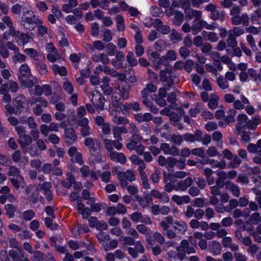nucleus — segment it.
I'll return each instance as SVG.
<instances>
[{
    "mask_svg": "<svg viewBox=\"0 0 261 261\" xmlns=\"http://www.w3.org/2000/svg\"><path fill=\"white\" fill-rule=\"evenodd\" d=\"M40 23L41 19L35 15L32 9H29L23 13L20 21V25L24 29L30 31L33 30L36 28V25Z\"/></svg>",
    "mask_w": 261,
    "mask_h": 261,
    "instance_id": "obj_1",
    "label": "nucleus"
},
{
    "mask_svg": "<svg viewBox=\"0 0 261 261\" xmlns=\"http://www.w3.org/2000/svg\"><path fill=\"white\" fill-rule=\"evenodd\" d=\"M113 172L115 173L120 180V185L124 187L127 185V180L133 181L136 179L134 172L132 170H127L125 172L120 171V167L115 166L113 168Z\"/></svg>",
    "mask_w": 261,
    "mask_h": 261,
    "instance_id": "obj_2",
    "label": "nucleus"
},
{
    "mask_svg": "<svg viewBox=\"0 0 261 261\" xmlns=\"http://www.w3.org/2000/svg\"><path fill=\"white\" fill-rule=\"evenodd\" d=\"M16 42L19 45L24 46L33 40V33H24L16 30L13 33Z\"/></svg>",
    "mask_w": 261,
    "mask_h": 261,
    "instance_id": "obj_3",
    "label": "nucleus"
},
{
    "mask_svg": "<svg viewBox=\"0 0 261 261\" xmlns=\"http://www.w3.org/2000/svg\"><path fill=\"white\" fill-rule=\"evenodd\" d=\"M105 101V98L99 92L96 90L92 92L91 102L97 111L100 112L103 110Z\"/></svg>",
    "mask_w": 261,
    "mask_h": 261,
    "instance_id": "obj_4",
    "label": "nucleus"
},
{
    "mask_svg": "<svg viewBox=\"0 0 261 261\" xmlns=\"http://www.w3.org/2000/svg\"><path fill=\"white\" fill-rule=\"evenodd\" d=\"M178 257L181 261L184 259L186 255V252L188 254L194 253L195 252V249L193 247L189 246V243L187 240H184L181 242L180 245L178 247Z\"/></svg>",
    "mask_w": 261,
    "mask_h": 261,
    "instance_id": "obj_5",
    "label": "nucleus"
},
{
    "mask_svg": "<svg viewBox=\"0 0 261 261\" xmlns=\"http://www.w3.org/2000/svg\"><path fill=\"white\" fill-rule=\"evenodd\" d=\"M147 53L149 59L156 69L159 68V65L164 63V60H165V57H160L157 51H152L151 49L148 48Z\"/></svg>",
    "mask_w": 261,
    "mask_h": 261,
    "instance_id": "obj_6",
    "label": "nucleus"
},
{
    "mask_svg": "<svg viewBox=\"0 0 261 261\" xmlns=\"http://www.w3.org/2000/svg\"><path fill=\"white\" fill-rule=\"evenodd\" d=\"M47 52V59L51 63H54L60 59V55L53 44L48 43L46 46Z\"/></svg>",
    "mask_w": 261,
    "mask_h": 261,
    "instance_id": "obj_7",
    "label": "nucleus"
},
{
    "mask_svg": "<svg viewBox=\"0 0 261 261\" xmlns=\"http://www.w3.org/2000/svg\"><path fill=\"white\" fill-rule=\"evenodd\" d=\"M18 142L21 145L22 148L25 151H28L31 155L35 156L37 154L36 151H32L31 150H27L28 146L30 145L32 142V138L29 135L25 134L20 137H19Z\"/></svg>",
    "mask_w": 261,
    "mask_h": 261,
    "instance_id": "obj_8",
    "label": "nucleus"
},
{
    "mask_svg": "<svg viewBox=\"0 0 261 261\" xmlns=\"http://www.w3.org/2000/svg\"><path fill=\"white\" fill-rule=\"evenodd\" d=\"M193 179L191 177H187L184 180H181L175 185L174 190L177 191H185L193 183Z\"/></svg>",
    "mask_w": 261,
    "mask_h": 261,
    "instance_id": "obj_9",
    "label": "nucleus"
},
{
    "mask_svg": "<svg viewBox=\"0 0 261 261\" xmlns=\"http://www.w3.org/2000/svg\"><path fill=\"white\" fill-rule=\"evenodd\" d=\"M174 176L171 173L164 174V182H166V185L164 187V190L167 192H170L174 189V186L172 184L175 182Z\"/></svg>",
    "mask_w": 261,
    "mask_h": 261,
    "instance_id": "obj_10",
    "label": "nucleus"
},
{
    "mask_svg": "<svg viewBox=\"0 0 261 261\" xmlns=\"http://www.w3.org/2000/svg\"><path fill=\"white\" fill-rule=\"evenodd\" d=\"M32 76L31 70L27 64H22L19 69L18 78L19 80L21 79L29 78Z\"/></svg>",
    "mask_w": 261,
    "mask_h": 261,
    "instance_id": "obj_11",
    "label": "nucleus"
},
{
    "mask_svg": "<svg viewBox=\"0 0 261 261\" xmlns=\"http://www.w3.org/2000/svg\"><path fill=\"white\" fill-rule=\"evenodd\" d=\"M232 23L234 25L243 24L244 25H247L249 23V17L246 14H243L241 15L239 14L237 16L231 17Z\"/></svg>",
    "mask_w": 261,
    "mask_h": 261,
    "instance_id": "obj_12",
    "label": "nucleus"
},
{
    "mask_svg": "<svg viewBox=\"0 0 261 261\" xmlns=\"http://www.w3.org/2000/svg\"><path fill=\"white\" fill-rule=\"evenodd\" d=\"M68 154L72 158H75L76 163H79L80 165L83 164L84 162L82 158V154L78 152L77 148L74 146L70 147L68 151Z\"/></svg>",
    "mask_w": 261,
    "mask_h": 261,
    "instance_id": "obj_13",
    "label": "nucleus"
},
{
    "mask_svg": "<svg viewBox=\"0 0 261 261\" xmlns=\"http://www.w3.org/2000/svg\"><path fill=\"white\" fill-rule=\"evenodd\" d=\"M110 158L113 161L120 163V164H124L126 159L123 153L118 152L115 151H112L109 153Z\"/></svg>",
    "mask_w": 261,
    "mask_h": 261,
    "instance_id": "obj_14",
    "label": "nucleus"
},
{
    "mask_svg": "<svg viewBox=\"0 0 261 261\" xmlns=\"http://www.w3.org/2000/svg\"><path fill=\"white\" fill-rule=\"evenodd\" d=\"M173 76L171 75V73L168 70H162L160 72V79L162 81L167 82V89L169 90L172 85L173 82L172 80Z\"/></svg>",
    "mask_w": 261,
    "mask_h": 261,
    "instance_id": "obj_15",
    "label": "nucleus"
},
{
    "mask_svg": "<svg viewBox=\"0 0 261 261\" xmlns=\"http://www.w3.org/2000/svg\"><path fill=\"white\" fill-rule=\"evenodd\" d=\"M27 105V99L22 95L18 96L14 101V106L16 107V109L19 111V113H20L21 109L26 107Z\"/></svg>",
    "mask_w": 261,
    "mask_h": 261,
    "instance_id": "obj_16",
    "label": "nucleus"
},
{
    "mask_svg": "<svg viewBox=\"0 0 261 261\" xmlns=\"http://www.w3.org/2000/svg\"><path fill=\"white\" fill-rule=\"evenodd\" d=\"M248 117L245 114H240L238 117V123L236 126L237 133L240 134L241 132L245 128Z\"/></svg>",
    "mask_w": 261,
    "mask_h": 261,
    "instance_id": "obj_17",
    "label": "nucleus"
},
{
    "mask_svg": "<svg viewBox=\"0 0 261 261\" xmlns=\"http://www.w3.org/2000/svg\"><path fill=\"white\" fill-rule=\"evenodd\" d=\"M66 143L70 145L73 143L77 139L75 130L73 128H66L65 129Z\"/></svg>",
    "mask_w": 261,
    "mask_h": 261,
    "instance_id": "obj_18",
    "label": "nucleus"
},
{
    "mask_svg": "<svg viewBox=\"0 0 261 261\" xmlns=\"http://www.w3.org/2000/svg\"><path fill=\"white\" fill-rule=\"evenodd\" d=\"M84 144L89 147L90 153L93 155L94 154L96 150V147L95 146H99V143L97 140L91 138H87L85 140Z\"/></svg>",
    "mask_w": 261,
    "mask_h": 261,
    "instance_id": "obj_19",
    "label": "nucleus"
},
{
    "mask_svg": "<svg viewBox=\"0 0 261 261\" xmlns=\"http://www.w3.org/2000/svg\"><path fill=\"white\" fill-rule=\"evenodd\" d=\"M10 180L16 189H18L19 188H24L25 186L24 180L21 175L11 178Z\"/></svg>",
    "mask_w": 261,
    "mask_h": 261,
    "instance_id": "obj_20",
    "label": "nucleus"
},
{
    "mask_svg": "<svg viewBox=\"0 0 261 261\" xmlns=\"http://www.w3.org/2000/svg\"><path fill=\"white\" fill-rule=\"evenodd\" d=\"M186 17L189 19H192L193 17H195L197 19H200L202 17V12L200 11L196 10H193L190 8L185 11Z\"/></svg>",
    "mask_w": 261,
    "mask_h": 261,
    "instance_id": "obj_21",
    "label": "nucleus"
},
{
    "mask_svg": "<svg viewBox=\"0 0 261 261\" xmlns=\"http://www.w3.org/2000/svg\"><path fill=\"white\" fill-rule=\"evenodd\" d=\"M172 200L178 205H181L184 203H188L190 200V198L188 195H184L180 196L174 195L172 197Z\"/></svg>",
    "mask_w": 261,
    "mask_h": 261,
    "instance_id": "obj_22",
    "label": "nucleus"
},
{
    "mask_svg": "<svg viewBox=\"0 0 261 261\" xmlns=\"http://www.w3.org/2000/svg\"><path fill=\"white\" fill-rule=\"evenodd\" d=\"M202 35L206 41L216 42L218 40V36L215 32L203 31L202 32Z\"/></svg>",
    "mask_w": 261,
    "mask_h": 261,
    "instance_id": "obj_23",
    "label": "nucleus"
},
{
    "mask_svg": "<svg viewBox=\"0 0 261 261\" xmlns=\"http://www.w3.org/2000/svg\"><path fill=\"white\" fill-rule=\"evenodd\" d=\"M226 189L231 192L232 195L239 197L240 194L239 188L230 181H227L225 185Z\"/></svg>",
    "mask_w": 261,
    "mask_h": 261,
    "instance_id": "obj_24",
    "label": "nucleus"
},
{
    "mask_svg": "<svg viewBox=\"0 0 261 261\" xmlns=\"http://www.w3.org/2000/svg\"><path fill=\"white\" fill-rule=\"evenodd\" d=\"M210 248L211 252L215 255L219 254L222 249L221 244L216 241L210 242Z\"/></svg>",
    "mask_w": 261,
    "mask_h": 261,
    "instance_id": "obj_25",
    "label": "nucleus"
},
{
    "mask_svg": "<svg viewBox=\"0 0 261 261\" xmlns=\"http://www.w3.org/2000/svg\"><path fill=\"white\" fill-rule=\"evenodd\" d=\"M117 89L119 90L120 93L119 95L120 98L119 100H120L121 98L123 100L126 99L128 98L129 87L127 84H125V85H123V84H122L121 88L120 87H118Z\"/></svg>",
    "mask_w": 261,
    "mask_h": 261,
    "instance_id": "obj_26",
    "label": "nucleus"
},
{
    "mask_svg": "<svg viewBox=\"0 0 261 261\" xmlns=\"http://www.w3.org/2000/svg\"><path fill=\"white\" fill-rule=\"evenodd\" d=\"M51 69L55 74H59L61 76L66 75L67 71L65 67L63 66H59L57 64H53L51 66Z\"/></svg>",
    "mask_w": 261,
    "mask_h": 261,
    "instance_id": "obj_27",
    "label": "nucleus"
},
{
    "mask_svg": "<svg viewBox=\"0 0 261 261\" xmlns=\"http://www.w3.org/2000/svg\"><path fill=\"white\" fill-rule=\"evenodd\" d=\"M135 119L139 122L149 121L152 119L151 115L149 113H138L135 115Z\"/></svg>",
    "mask_w": 261,
    "mask_h": 261,
    "instance_id": "obj_28",
    "label": "nucleus"
},
{
    "mask_svg": "<svg viewBox=\"0 0 261 261\" xmlns=\"http://www.w3.org/2000/svg\"><path fill=\"white\" fill-rule=\"evenodd\" d=\"M157 87L152 84H148L145 88L142 91V95L143 97H147L152 92L156 91Z\"/></svg>",
    "mask_w": 261,
    "mask_h": 261,
    "instance_id": "obj_29",
    "label": "nucleus"
},
{
    "mask_svg": "<svg viewBox=\"0 0 261 261\" xmlns=\"http://www.w3.org/2000/svg\"><path fill=\"white\" fill-rule=\"evenodd\" d=\"M32 77V80L31 79L30 77L24 78L23 79H21L20 80H19V82L22 86L31 88L33 86L34 83L37 82V79L35 77Z\"/></svg>",
    "mask_w": 261,
    "mask_h": 261,
    "instance_id": "obj_30",
    "label": "nucleus"
},
{
    "mask_svg": "<svg viewBox=\"0 0 261 261\" xmlns=\"http://www.w3.org/2000/svg\"><path fill=\"white\" fill-rule=\"evenodd\" d=\"M50 184L48 182H45L42 185V188L43 193L45 195L46 198L48 200H51L52 199V194L50 190Z\"/></svg>",
    "mask_w": 261,
    "mask_h": 261,
    "instance_id": "obj_31",
    "label": "nucleus"
},
{
    "mask_svg": "<svg viewBox=\"0 0 261 261\" xmlns=\"http://www.w3.org/2000/svg\"><path fill=\"white\" fill-rule=\"evenodd\" d=\"M24 53L31 58L33 59L34 61H37L39 56V53L33 48H27L24 49Z\"/></svg>",
    "mask_w": 261,
    "mask_h": 261,
    "instance_id": "obj_32",
    "label": "nucleus"
},
{
    "mask_svg": "<svg viewBox=\"0 0 261 261\" xmlns=\"http://www.w3.org/2000/svg\"><path fill=\"white\" fill-rule=\"evenodd\" d=\"M12 59L15 63H22L26 61L27 57L25 55L20 53L18 50L14 53V55L12 56Z\"/></svg>",
    "mask_w": 261,
    "mask_h": 261,
    "instance_id": "obj_33",
    "label": "nucleus"
},
{
    "mask_svg": "<svg viewBox=\"0 0 261 261\" xmlns=\"http://www.w3.org/2000/svg\"><path fill=\"white\" fill-rule=\"evenodd\" d=\"M68 4H66L63 5L62 10L66 13H69L71 11L72 8L75 7L77 5V0H70L68 2Z\"/></svg>",
    "mask_w": 261,
    "mask_h": 261,
    "instance_id": "obj_34",
    "label": "nucleus"
},
{
    "mask_svg": "<svg viewBox=\"0 0 261 261\" xmlns=\"http://www.w3.org/2000/svg\"><path fill=\"white\" fill-rule=\"evenodd\" d=\"M173 228L179 232L184 233L186 231L187 226L183 221H176L173 223Z\"/></svg>",
    "mask_w": 261,
    "mask_h": 261,
    "instance_id": "obj_35",
    "label": "nucleus"
},
{
    "mask_svg": "<svg viewBox=\"0 0 261 261\" xmlns=\"http://www.w3.org/2000/svg\"><path fill=\"white\" fill-rule=\"evenodd\" d=\"M35 66L37 71L42 75H44L47 72V69L46 64L38 60L36 61Z\"/></svg>",
    "mask_w": 261,
    "mask_h": 261,
    "instance_id": "obj_36",
    "label": "nucleus"
},
{
    "mask_svg": "<svg viewBox=\"0 0 261 261\" xmlns=\"http://www.w3.org/2000/svg\"><path fill=\"white\" fill-rule=\"evenodd\" d=\"M219 97L215 94H213L211 96L210 100L208 101V106L211 109H216L218 105Z\"/></svg>",
    "mask_w": 261,
    "mask_h": 261,
    "instance_id": "obj_37",
    "label": "nucleus"
},
{
    "mask_svg": "<svg viewBox=\"0 0 261 261\" xmlns=\"http://www.w3.org/2000/svg\"><path fill=\"white\" fill-rule=\"evenodd\" d=\"M97 238L99 241V242L102 244L103 247H104V245H106L107 244V242L110 240V237L109 235L103 232H99L97 234Z\"/></svg>",
    "mask_w": 261,
    "mask_h": 261,
    "instance_id": "obj_38",
    "label": "nucleus"
},
{
    "mask_svg": "<svg viewBox=\"0 0 261 261\" xmlns=\"http://www.w3.org/2000/svg\"><path fill=\"white\" fill-rule=\"evenodd\" d=\"M217 83L218 86L222 89H227L229 88L228 81L223 76H220L217 78Z\"/></svg>",
    "mask_w": 261,
    "mask_h": 261,
    "instance_id": "obj_39",
    "label": "nucleus"
},
{
    "mask_svg": "<svg viewBox=\"0 0 261 261\" xmlns=\"http://www.w3.org/2000/svg\"><path fill=\"white\" fill-rule=\"evenodd\" d=\"M182 35L176 32L175 30H172L169 36L170 41L176 43L182 40Z\"/></svg>",
    "mask_w": 261,
    "mask_h": 261,
    "instance_id": "obj_40",
    "label": "nucleus"
},
{
    "mask_svg": "<svg viewBox=\"0 0 261 261\" xmlns=\"http://www.w3.org/2000/svg\"><path fill=\"white\" fill-rule=\"evenodd\" d=\"M174 18L173 22L176 25H180L184 20V14L182 12L176 11L174 13Z\"/></svg>",
    "mask_w": 261,
    "mask_h": 261,
    "instance_id": "obj_41",
    "label": "nucleus"
},
{
    "mask_svg": "<svg viewBox=\"0 0 261 261\" xmlns=\"http://www.w3.org/2000/svg\"><path fill=\"white\" fill-rule=\"evenodd\" d=\"M201 19L196 18L194 20L192 25V31L193 34H196L199 32L201 30V25H200Z\"/></svg>",
    "mask_w": 261,
    "mask_h": 261,
    "instance_id": "obj_42",
    "label": "nucleus"
},
{
    "mask_svg": "<svg viewBox=\"0 0 261 261\" xmlns=\"http://www.w3.org/2000/svg\"><path fill=\"white\" fill-rule=\"evenodd\" d=\"M2 20L5 24L7 25V26L9 28L10 31L11 33H13L16 30L15 28L13 27V22L12 21L11 18L8 16H4Z\"/></svg>",
    "mask_w": 261,
    "mask_h": 261,
    "instance_id": "obj_43",
    "label": "nucleus"
},
{
    "mask_svg": "<svg viewBox=\"0 0 261 261\" xmlns=\"http://www.w3.org/2000/svg\"><path fill=\"white\" fill-rule=\"evenodd\" d=\"M116 21L118 30L119 31H122L124 30L125 25L124 23L123 17L120 15H118L116 17Z\"/></svg>",
    "mask_w": 261,
    "mask_h": 261,
    "instance_id": "obj_44",
    "label": "nucleus"
},
{
    "mask_svg": "<svg viewBox=\"0 0 261 261\" xmlns=\"http://www.w3.org/2000/svg\"><path fill=\"white\" fill-rule=\"evenodd\" d=\"M173 223L172 217H167L161 222L160 225L163 227L164 230H166L169 227V225Z\"/></svg>",
    "mask_w": 261,
    "mask_h": 261,
    "instance_id": "obj_45",
    "label": "nucleus"
},
{
    "mask_svg": "<svg viewBox=\"0 0 261 261\" xmlns=\"http://www.w3.org/2000/svg\"><path fill=\"white\" fill-rule=\"evenodd\" d=\"M10 257L12 259L13 261H19L20 258H23V254H19L16 251L14 250H10L9 252Z\"/></svg>",
    "mask_w": 261,
    "mask_h": 261,
    "instance_id": "obj_46",
    "label": "nucleus"
},
{
    "mask_svg": "<svg viewBox=\"0 0 261 261\" xmlns=\"http://www.w3.org/2000/svg\"><path fill=\"white\" fill-rule=\"evenodd\" d=\"M5 209L6 212V214L9 218H12L14 216L15 212L14 205L11 204H7L5 206Z\"/></svg>",
    "mask_w": 261,
    "mask_h": 261,
    "instance_id": "obj_47",
    "label": "nucleus"
},
{
    "mask_svg": "<svg viewBox=\"0 0 261 261\" xmlns=\"http://www.w3.org/2000/svg\"><path fill=\"white\" fill-rule=\"evenodd\" d=\"M118 242L117 240H112L110 241L109 245L106 244L104 245L103 249L106 251L113 250L118 246Z\"/></svg>",
    "mask_w": 261,
    "mask_h": 261,
    "instance_id": "obj_48",
    "label": "nucleus"
},
{
    "mask_svg": "<svg viewBox=\"0 0 261 261\" xmlns=\"http://www.w3.org/2000/svg\"><path fill=\"white\" fill-rule=\"evenodd\" d=\"M244 30L241 27H234L232 30L229 31L228 33L233 35L235 37H239L243 34Z\"/></svg>",
    "mask_w": 261,
    "mask_h": 261,
    "instance_id": "obj_49",
    "label": "nucleus"
},
{
    "mask_svg": "<svg viewBox=\"0 0 261 261\" xmlns=\"http://www.w3.org/2000/svg\"><path fill=\"white\" fill-rule=\"evenodd\" d=\"M101 139L103 140V144L105 145V146L106 149L108 150V152L109 153L111 151H113V140H111L108 139H105L103 138Z\"/></svg>",
    "mask_w": 261,
    "mask_h": 261,
    "instance_id": "obj_50",
    "label": "nucleus"
},
{
    "mask_svg": "<svg viewBox=\"0 0 261 261\" xmlns=\"http://www.w3.org/2000/svg\"><path fill=\"white\" fill-rule=\"evenodd\" d=\"M82 196L85 200H87V204H91L94 202V199L90 196V192L88 190H84L82 192Z\"/></svg>",
    "mask_w": 261,
    "mask_h": 261,
    "instance_id": "obj_51",
    "label": "nucleus"
},
{
    "mask_svg": "<svg viewBox=\"0 0 261 261\" xmlns=\"http://www.w3.org/2000/svg\"><path fill=\"white\" fill-rule=\"evenodd\" d=\"M165 57V60H164V63L163 64H166L167 62V60H169L170 61H174L176 59V55L174 50H169L166 55L165 56H163Z\"/></svg>",
    "mask_w": 261,
    "mask_h": 261,
    "instance_id": "obj_52",
    "label": "nucleus"
},
{
    "mask_svg": "<svg viewBox=\"0 0 261 261\" xmlns=\"http://www.w3.org/2000/svg\"><path fill=\"white\" fill-rule=\"evenodd\" d=\"M0 54L4 58H7L9 56V53L2 41L0 42Z\"/></svg>",
    "mask_w": 261,
    "mask_h": 261,
    "instance_id": "obj_53",
    "label": "nucleus"
},
{
    "mask_svg": "<svg viewBox=\"0 0 261 261\" xmlns=\"http://www.w3.org/2000/svg\"><path fill=\"white\" fill-rule=\"evenodd\" d=\"M64 90L68 94H71L73 91L72 84L68 81H66L63 85Z\"/></svg>",
    "mask_w": 261,
    "mask_h": 261,
    "instance_id": "obj_54",
    "label": "nucleus"
},
{
    "mask_svg": "<svg viewBox=\"0 0 261 261\" xmlns=\"http://www.w3.org/2000/svg\"><path fill=\"white\" fill-rule=\"evenodd\" d=\"M119 241L122 242L123 244L132 245L134 244L135 239L130 237H121Z\"/></svg>",
    "mask_w": 261,
    "mask_h": 261,
    "instance_id": "obj_55",
    "label": "nucleus"
},
{
    "mask_svg": "<svg viewBox=\"0 0 261 261\" xmlns=\"http://www.w3.org/2000/svg\"><path fill=\"white\" fill-rule=\"evenodd\" d=\"M111 174L110 171L106 170L103 171L102 173H100V177L102 181L104 182H108L110 180Z\"/></svg>",
    "mask_w": 261,
    "mask_h": 261,
    "instance_id": "obj_56",
    "label": "nucleus"
},
{
    "mask_svg": "<svg viewBox=\"0 0 261 261\" xmlns=\"http://www.w3.org/2000/svg\"><path fill=\"white\" fill-rule=\"evenodd\" d=\"M206 154L211 157L218 156L219 158L221 156V155L219 154L218 150L215 147H211L206 150Z\"/></svg>",
    "mask_w": 261,
    "mask_h": 261,
    "instance_id": "obj_57",
    "label": "nucleus"
},
{
    "mask_svg": "<svg viewBox=\"0 0 261 261\" xmlns=\"http://www.w3.org/2000/svg\"><path fill=\"white\" fill-rule=\"evenodd\" d=\"M107 51L109 56H113L115 55L116 46L113 43H109L106 46Z\"/></svg>",
    "mask_w": 261,
    "mask_h": 261,
    "instance_id": "obj_58",
    "label": "nucleus"
},
{
    "mask_svg": "<svg viewBox=\"0 0 261 261\" xmlns=\"http://www.w3.org/2000/svg\"><path fill=\"white\" fill-rule=\"evenodd\" d=\"M236 115V111L233 109H230L228 112V115L226 118V123L232 122L234 121V117Z\"/></svg>",
    "mask_w": 261,
    "mask_h": 261,
    "instance_id": "obj_59",
    "label": "nucleus"
},
{
    "mask_svg": "<svg viewBox=\"0 0 261 261\" xmlns=\"http://www.w3.org/2000/svg\"><path fill=\"white\" fill-rule=\"evenodd\" d=\"M127 61L132 66H136L137 61L132 52L129 51L127 55Z\"/></svg>",
    "mask_w": 261,
    "mask_h": 261,
    "instance_id": "obj_60",
    "label": "nucleus"
},
{
    "mask_svg": "<svg viewBox=\"0 0 261 261\" xmlns=\"http://www.w3.org/2000/svg\"><path fill=\"white\" fill-rule=\"evenodd\" d=\"M191 153L194 155L202 158L204 156L205 151L203 148H196L192 149Z\"/></svg>",
    "mask_w": 261,
    "mask_h": 261,
    "instance_id": "obj_61",
    "label": "nucleus"
},
{
    "mask_svg": "<svg viewBox=\"0 0 261 261\" xmlns=\"http://www.w3.org/2000/svg\"><path fill=\"white\" fill-rule=\"evenodd\" d=\"M176 163L177 160L175 159L172 157H168L167 158V165L166 166V168L168 170H170L176 165Z\"/></svg>",
    "mask_w": 261,
    "mask_h": 261,
    "instance_id": "obj_62",
    "label": "nucleus"
},
{
    "mask_svg": "<svg viewBox=\"0 0 261 261\" xmlns=\"http://www.w3.org/2000/svg\"><path fill=\"white\" fill-rule=\"evenodd\" d=\"M35 216V213L31 210L25 211L23 213V218L27 221L31 220Z\"/></svg>",
    "mask_w": 261,
    "mask_h": 261,
    "instance_id": "obj_63",
    "label": "nucleus"
},
{
    "mask_svg": "<svg viewBox=\"0 0 261 261\" xmlns=\"http://www.w3.org/2000/svg\"><path fill=\"white\" fill-rule=\"evenodd\" d=\"M20 170L15 166H11L9 168L8 175L9 176H14V177L19 176Z\"/></svg>",
    "mask_w": 261,
    "mask_h": 261,
    "instance_id": "obj_64",
    "label": "nucleus"
}]
</instances>
